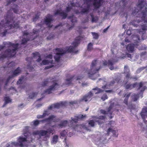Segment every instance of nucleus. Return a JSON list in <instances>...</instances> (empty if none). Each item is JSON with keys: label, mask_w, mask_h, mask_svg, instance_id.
I'll use <instances>...</instances> for the list:
<instances>
[{"label": "nucleus", "mask_w": 147, "mask_h": 147, "mask_svg": "<svg viewBox=\"0 0 147 147\" xmlns=\"http://www.w3.org/2000/svg\"><path fill=\"white\" fill-rule=\"evenodd\" d=\"M52 126L51 128H49L47 131L36 130L33 132L32 134H30L28 133H25L24 134V136L26 138H23L22 137H20L18 139V142H14L11 143V145L12 146L16 147L17 146H19L20 147H23L24 145H25L28 142L29 143L30 141L32 142L33 141V137H35L36 136H45L46 137L49 138L51 134H53V131L54 130Z\"/></svg>", "instance_id": "1"}, {"label": "nucleus", "mask_w": 147, "mask_h": 147, "mask_svg": "<svg viewBox=\"0 0 147 147\" xmlns=\"http://www.w3.org/2000/svg\"><path fill=\"white\" fill-rule=\"evenodd\" d=\"M111 85V84H110L109 85L107 84L106 85L102 86V89H100L97 87L93 88L88 94L82 97L79 101H72L70 102V103L72 104H78V102L82 101L86 102L90 101L91 99V98L94 96V94L101 93L103 91H105L107 92H111L112 91L111 90H106V89L109 88V87Z\"/></svg>", "instance_id": "2"}, {"label": "nucleus", "mask_w": 147, "mask_h": 147, "mask_svg": "<svg viewBox=\"0 0 147 147\" xmlns=\"http://www.w3.org/2000/svg\"><path fill=\"white\" fill-rule=\"evenodd\" d=\"M142 30H136V32L140 34V35H138V34L134 35L132 37L133 39L135 41L134 44H129L126 47V49L129 52H132L134 50V46L138 45L136 43L138 42V41H139L140 40V36L142 38V39L143 40L145 39L146 37H145V33L146 30H147V25H145L142 26Z\"/></svg>", "instance_id": "3"}, {"label": "nucleus", "mask_w": 147, "mask_h": 147, "mask_svg": "<svg viewBox=\"0 0 147 147\" xmlns=\"http://www.w3.org/2000/svg\"><path fill=\"white\" fill-rule=\"evenodd\" d=\"M80 118V117H71V120H69L68 121L67 120H65L62 122L60 124L58 125H55L54 126H53L52 127L55 128H60L67 125L69 127H72V128L76 130L78 129V128L79 127L84 129H86V127L85 125L84 124L80 125L78 126H75L76 123L78 122V119Z\"/></svg>", "instance_id": "4"}, {"label": "nucleus", "mask_w": 147, "mask_h": 147, "mask_svg": "<svg viewBox=\"0 0 147 147\" xmlns=\"http://www.w3.org/2000/svg\"><path fill=\"white\" fill-rule=\"evenodd\" d=\"M81 40V38L79 36L75 40L74 42L73 43L72 46L70 47L67 48L65 50L59 48L57 49H56V54L54 56V58L56 61H58L59 60L61 56L67 52H74V48L77 46L79 43L80 41Z\"/></svg>", "instance_id": "5"}, {"label": "nucleus", "mask_w": 147, "mask_h": 147, "mask_svg": "<svg viewBox=\"0 0 147 147\" xmlns=\"http://www.w3.org/2000/svg\"><path fill=\"white\" fill-rule=\"evenodd\" d=\"M52 82H53L52 85L51 86L45 90L44 93L41 94L42 97L44 96L43 95V94L51 93L54 91L58 90L61 86L57 81L54 80L53 78H51L46 79L43 82L42 85L43 86H46Z\"/></svg>", "instance_id": "6"}, {"label": "nucleus", "mask_w": 147, "mask_h": 147, "mask_svg": "<svg viewBox=\"0 0 147 147\" xmlns=\"http://www.w3.org/2000/svg\"><path fill=\"white\" fill-rule=\"evenodd\" d=\"M101 68L99 62L97 60H94L92 62L90 66V69L89 71H86L84 73L85 75L90 78L91 79L94 80L95 74Z\"/></svg>", "instance_id": "7"}, {"label": "nucleus", "mask_w": 147, "mask_h": 147, "mask_svg": "<svg viewBox=\"0 0 147 147\" xmlns=\"http://www.w3.org/2000/svg\"><path fill=\"white\" fill-rule=\"evenodd\" d=\"M137 85L138 87V89L140 90V92L138 95H135L134 94H132L131 96L132 99L134 101L137 100L140 97L141 98L142 97L143 92L146 88V86L144 85V83L140 82L138 84L137 83H135L133 84H127L125 86V88L126 89L131 90L135 87Z\"/></svg>", "instance_id": "8"}, {"label": "nucleus", "mask_w": 147, "mask_h": 147, "mask_svg": "<svg viewBox=\"0 0 147 147\" xmlns=\"http://www.w3.org/2000/svg\"><path fill=\"white\" fill-rule=\"evenodd\" d=\"M4 44L5 47H9L12 48L13 49L12 50L10 49L7 50L5 53L7 54V55H5L1 57V58H3V57H13L16 54V50L17 49L18 44V43L14 45L11 43L10 42H5L4 43Z\"/></svg>", "instance_id": "9"}, {"label": "nucleus", "mask_w": 147, "mask_h": 147, "mask_svg": "<svg viewBox=\"0 0 147 147\" xmlns=\"http://www.w3.org/2000/svg\"><path fill=\"white\" fill-rule=\"evenodd\" d=\"M102 0H86L84 4L87 5V8L83 10V12L86 13L88 11L91 6H94L96 8H98L101 4Z\"/></svg>", "instance_id": "10"}, {"label": "nucleus", "mask_w": 147, "mask_h": 147, "mask_svg": "<svg viewBox=\"0 0 147 147\" xmlns=\"http://www.w3.org/2000/svg\"><path fill=\"white\" fill-rule=\"evenodd\" d=\"M38 30L34 29L33 30L32 33H29L28 32H25L23 36V38L21 44H23L26 43L28 40H32L35 38V37L36 35V33Z\"/></svg>", "instance_id": "11"}, {"label": "nucleus", "mask_w": 147, "mask_h": 147, "mask_svg": "<svg viewBox=\"0 0 147 147\" xmlns=\"http://www.w3.org/2000/svg\"><path fill=\"white\" fill-rule=\"evenodd\" d=\"M63 103H57L52 105L49 107L48 110L46 111L42 115H37V118L38 119H42L48 116L50 113L48 111L49 109H58L62 106Z\"/></svg>", "instance_id": "12"}, {"label": "nucleus", "mask_w": 147, "mask_h": 147, "mask_svg": "<svg viewBox=\"0 0 147 147\" xmlns=\"http://www.w3.org/2000/svg\"><path fill=\"white\" fill-rule=\"evenodd\" d=\"M57 119L56 117L54 115H51L49 118L46 119L39 121L38 120H36L33 121L32 122V125L34 126H37L38 125L40 122H42L43 123L47 122L48 123H51L52 122H54L57 121Z\"/></svg>", "instance_id": "13"}, {"label": "nucleus", "mask_w": 147, "mask_h": 147, "mask_svg": "<svg viewBox=\"0 0 147 147\" xmlns=\"http://www.w3.org/2000/svg\"><path fill=\"white\" fill-rule=\"evenodd\" d=\"M146 3L144 1L139 3L137 6V8L141 7V10L142 11V18L144 20V22H147V16L146 13H147V7L145 6Z\"/></svg>", "instance_id": "14"}, {"label": "nucleus", "mask_w": 147, "mask_h": 147, "mask_svg": "<svg viewBox=\"0 0 147 147\" xmlns=\"http://www.w3.org/2000/svg\"><path fill=\"white\" fill-rule=\"evenodd\" d=\"M52 58V56L51 55H48L47 56L46 59L42 61V65H50L49 66L46 67L45 68L46 69L50 68L53 66Z\"/></svg>", "instance_id": "15"}, {"label": "nucleus", "mask_w": 147, "mask_h": 147, "mask_svg": "<svg viewBox=\"0 0 147 147\" xmlns=\"http://www.w3.org/2000/svg\"><path fill=\"white\" fill-rule=\"evenodd\" d=\"M12 22H13V20H11V21H9L7 20L6 22V25L4 26V28H7V27L8 28L7 29H5V31L3 33V35L4 36L5 35V33L7 32L5 31L6 30H8V29H10L12 28V26H13V27L14 28H17L19 27V25H18V23H16L15 24H14V22H13V24H12Z\"/></svg>", "instance_id": "16"}, {"label": "nucleus", "mask_w": 147, "mask_h": 147, "mask_svg": "<svg viewBox=\"0 0 147 147\" xmlns=\"http://www.w3.org/2000/svg\"><path fill=\"white\" fill-rule=\"evenodd\" d=\"M113 107L114 105L112 103L111 104L109 108L108 109V111L107 112L103 110H100V112L101 113L103 114L104 115H107L110 118H112V117L111 116L112 112L111 110L112 108Z\"/></svg>", "instance_id": "17"}, {"label": "nucleus", "mask_w": 147, "mask_h": 147, "mask_svg": "<svg viewBox=\"0 0 147 147\" xmlns=\"http://www.w3.org/2000/svg\"><path fill=\"white\" fill-rule=\"evenodd\" d=\"M124 72L125 74H126V78L125 79V81L123 82L124 84H126L127 81V80H128L129 79L133 78L130 77V76L129 72V70L127 66H125L124 69Z\"/></svg>", "instance_id": "18"}, {"label": "nucleus", "mask_w": 147, "mask_h": 147, "mask_svg": "<svg viewBox=\"0 0 147 147\" xmlns=\"http://www.w3.org/2000/svg\"><path fill=\"white\" fill-rule=\"evenodd\" d=\"M117 60H114L112 62L111 60L108 61V62L105 61L103 62V64L104 66L108 65L110 69L111 70H113L114 68L113 66L115 62L117 61Z\"/></svg>", "instance_id": "19"}, {"label": "nucleus", "mask_w": 147, "mask_h": 147, "mask_svg": "<svg viewBox=\"0 0 147 147\" xmlns=\"http://www.w3.org/2000/svg\"><path fill=\"white\" fill-rule=\"evenodd\" d=\"M141 116L144 122L147 121L145 119L147 118V107H144L141 113Z\"/></svg>", "instance_id": "20"}, {"label": "nucleus", "mask_w": 147, "mask_h": 147, "mask_svg": "<svg viewBox=\"0 0 147 147\" xmlns=\"http://www.w3.org/2000/svg\"><path fill=\"white\" fill-rule=\"evenodd\" d=\"M53 16L50 15H48L47 16L46 19L44 21L45 23L47 25L49 28L52 27V25H51L50 23L52 20Z\"/></svg>", "instance_id": "21"}, {"label": "nucleus", "mask_w": 147, "mask_h": 147, "mask_svg": "<svg viewBox=\"0 0 147 147\" xmlns=\"http://www.w3.org/2000/svg\"><path fill=\"white\" fill-rule=\"evenodd\" d=\"M55 15H59L63 17V18H65L67 16V13L61 10H57L55 13Z\"/></svg>", "instance_id": "22"}, {"label": "nucleus", "mask_w": 147, "mask_h": 147, "mask_svg": "<svg viewBox=\"0 0 147 147\" xmlns=\"http://www.w3.org/2000/svg\"><path fill=\"white\" fill-rule=\"evenodd\" d=\"M100 138V137L99 136H97V137L95 138V140L96 144H100V143H104V140H105V138L103 139V138L99 139Z\"/></svg>", "instance_id": "23"}, {"label": "nucleus", "mask_w": 147, "mask_h": 147, "mask_svg": "<svg viewBox=\"0 0 147 147\" xmlns=\"http://www.w3.org/2000/svg\"><path fill=\"white\" fill-rule=\"evenodd\" d=\"M110 132H111L114 137H117L118 136V134L115 130H113L112 129L109 128L107 131V134L108 135Z\"/></svg>", "instance_id": "24"}, {"label": "nucleus", "mask_w": 147, "mask_h": 147, "mask_svg": "<svg viewBox=\"0 0 147 147\" xmlns=\"http://www.w3.org/2000/svg\"><path fill=\"white\" fill-rule=\"evenodd\" d=\"M58 136L56 135L54 136L51 141V143L52 144H55L57 142L58 140Z\"/></svg>", "instance_id": "25"}, {"label": "nucleus", "mask_w": 147, "mask_h": 147, "mask_svg": "<svg viewBox=\"0 0 147 147\" xmlns=\"http://www.w3.org/2000/svg\"><path fill=\"white\" fill-rule=\"evenodd\" d=\"M60 135V138H61L63 139L64 138L65 140L67 135V132L66 130H64L61 132Z\"/></svg>", "instance_id": "26"}, {"label": "nucleus", "mask_w": 147, "mask_h": 147, "mask_svg": "<svg viewBox=\"0 0 147 147\" xmlns=\"http://www.w3.org/2000/svg\"><path fill=\"white\" fill-rule=\"evenodd\" d=\"M21 72V70L19 67L17 68L13 72V76H15Z\"/></svg>", "instance_id": "27"}, {"label": "nucleus", "mask_w": 147, "mask_h": 147, "mask_svg": "<svg viewBox=\"0 0 147 147\" xmlns=\"http://www.w3.org/2000/svg\"><path fill=\"white\" fill-rule=\"evenodd\" d=\"M75 6V4L74 3H71L70 4H68V7H67V11H69L71 9H72V7Z\"/></svg>", "instance_id": "28"}, {"label": "nucleus", "mask_w": 147, "mask_h": 147, "mask_svg": "<svg viewBox=\"0 0 147 147\" xmlns=\"http://www.w3.org/2000/svg\"><path fill=\"white\" fill-rule=\"evenodd\" d=\"M138 8L139 9V10L138 11H137V9L136 10V12H137L136 14H138L139 15V16H138L139 18L140 17L141 18V19H142V21H141V22H142L144 21V22H144V20H143L142 19V11L141 10V7L140 8Z\"/></svg>", "instance_id": "29"}, {"label": "nucleus", "mask_w": 147, "mask_h": 147, "mask_svg": "<svg viewBox=\"0 0 147 147\" xmlns=\"http://www.w3.org/2000/svg\"><path fill=\"white\" fill-rule=\"evenodd\" d=\"M115 122L114 121H111L109 122L108 123V127H109V128H111L112 129L111 127H113V126H115Z\"/></svg>", "instance_id": "30"}, {"label": "nucleus", "mask_w": 147, "mask_h": 147, "mask_svg": "<svg viewBox=\"0 0 147 147\" xmlns=\"http://www.w3.org/2000/svg\"><path fill=\"white\" fill-rule=\"evenodd\" d=\"M105 119V117L104 116H100L99 117V118H96L95 119H94L95 121L98 122V123L100 124V119Z\"/></svg>", "instance_id": "31"}, {"label": "nucleus", "mask_w": 147, "mask_h": 147, "mask_svg": "<svg viewBox=\"0 0 147 147\" xmlns=\"http://www.w3.org/2000/svg\"><path fill=\"white\" fill-rule=\"evenodd\" d=\"M125 55L126 57H127L128 58H129V59H128L129 60L131 61H133L135 60V59H134V57L133 55L131 56L130 54H127Z\"/></svg>", "instance_id": "32"}, {"label": "nucleus", "mask_w": 147, "mask_h": 147, "mask_svg": "<svg viewBox=\"0 0 147 147\" xmlns=\"http://www.w3.org/2000/svg\"><path fill=\"white\" fill-rule=\"evenodd\" d=\"M69 18L71 19V21L73 24H74L76 21V18L74 17L73 16H71L69 17Z\"/></svg>", "instance_id": "33"}, {"label": "nucleus", "mask_w": 147, "mask_h": 147, "mask_svg": "<svg viewBox=\"0 0 147 147\" xmlns=\"http://www.w3.org/2000/svg\"><path fill=\"white\" fill-rule=\"evenodd\" d=\"M130 94H127V95H125V98L124 102V103H125L126 105L127 104V100L128 99L129 96H130Z\"/></svg>", "instance_id": "34"}, {"label": "nucleus", "mask_w": 147, "mask_h": 147, "mask_svg": "<svg viewBox=\"0 0 147 147\" xmlns=\"http://www.w3.org/2000/svg\"><path fill=\"white\" fill-rule=\"evenodd\" d=\"M91 16L92 19V22H96L98 20V19L97 17H94L92 15H91Z\"/></svg>", "instance_id": "35"}, {"label": "nucleus", "mask_w": 147, "mask_h": 147, "mask_svg": "<svg viewBox=\"0 0 147 147\" xmlns=\"http://www.w3.org/2000/svg\"><path fill=\"white\" fill-rule=\"evenodd\" d=\"M139 19H138V21H135L133 22H132L131 23V24L134 26H137V23H138L139 22H140L139 21Z\"/></svg>", "instance_id": "36"}, {"label": "nucleus", "mask_w": 147, "mask_h": 147, "mask_svg": "<svg viewBox=\"0 0 147 147\" xmlns=\"http://www.w3.org/2000/svg\"><path fill=\"white\" fill-rule=\"evenodd\" d=\"M4 99L6 103H8L11 101V99L8 97H5Z\"/></svg>", "instance_id": "37"}, {"label": "nucleus", "mask_w": 147, "mask_h": 147, "mask_svg": "<svg viewBox=\"0 0 147 147\" xmlns=\"http://www.w3.org/2000/svg\"><path fill=\"white\" fill-rule=\"evenodd\" d=\"M92 34L94 38L95 39H97L98 37V35L97 34L94 32H92Z\"/></svg>", "instance_id": "38"}, {"label": "nucleus", "mask_w": 147, "mask_h": 147, "mask_svg": "<svg viewBox=\"0 0 147 147\" xmlns=\"http://www.w3.org/2000/svg\"><path fill=\"white\" fill-rule=\"evenodd\" d=\"M145 68V67H140L138 69L137 71L136 72L137 73H140Z\"/></svg>", "instance_id": "39"}, {"label": "nucleus", "mask_w": 147, "mask_h": 147, "mask_svg": "<svg viewBox=\"0 0 147 147\" xmlns=\"http://www.w3.org/2000/svg\"><path fill=\"white\" fill-rule=\"evenodd\" d=\"M92 44L91 43H90L88 45V49L89 50H90L92 48Z\"/></svg>", "instance_id": "40"}, {"label": "nucleus", "mask_w": 147, "mask_h": 147, "mask_svg": "<svg viewBox=\"0 0 147 147\" xmlns=\"http://www.w3.org/2000/svg\"><path fill=\"white\" fill-rule=\"evenodd\" d=\"M24 78V77L23 76L21 78H20L19 80L17 82V84H20L22 82L23 79Z\"/></svg>", "instance_id": "41"}, {"label": "nucleus", "mask_w": 147, "mask_h": 147, "mask_svg": "<svg viewBox=\"0 0 147 147\" xmlns=\"http://www.w3.org/2000/svg\"><path fill=\"white\" fill-rule=\"evenodd\" d=\"M37 95V93H32L29 96V97L30 98H33L35 96Z\"/></svg>", "instance_id": "42"}, {"label": "nucleus", "mask_w": 147, "mask_h": 147, "mask_svg": "<svg viewBox=\"0 0 147 147\" xmlns=\"http://www.w3.org/2000/svg\"><path fill=\"white\" fill-rule=\"evenodd\" d=\"M107 96L106 94H104L101 97V99L102 100L104 101L105 99H107Z\"/></svg>", "instance_id": "43"}, {"label": "nucleus", "mask_w": 147, "mask_h": 147, "mask_svg": "<svg viewBox=\"0 0 147 147\" xmlns=\"http://www.w3.org/2000/svg\"><path fill=\"white\" fill-rule=\"evenodd\" d=\"M89 124L91 126L93 127L94 126V123L93 121L91 120L89 121Z\"/></svg>", "instance_id": "44"}, {"label": "nucleus", "mask_w": 147, "mask_h": 147, "mask_svg": "<svg viewBox=\"0 0 147 147\" xmlns=\"http://www.w3.org/2000/svg\"><path fill=\"white\" fill-rule=\"evenodd\" d=\"M129 42V40L128 39H127V38H126L125 39V42H121V44L123 45V46H124V45H125V42Z\"/></svg>", "instance_id": "45"}, {"label": "nucleus", "mask_w": 147, "mask_h": 147, "mask_svg": "<svg viewBox=\"0 0 147 147\" xmlns=\"http://www.w3.org/2000/svg\"><path fill=\"white\" fill-rule=\"evenodd\" d=\"M71 80H66V84H70L71 82Z\"/></svg>", "instance_id": "46"}, {"label": "nucleus", "mask_w": 147, "mask_h": 147, "mask_svg": "<svg viewBox=\"0 0 147 147\" xmlns=\"http://www.w3.org/2000/svg\"><path fill=\"white\" fill-rule=\"evenodd\" d=\"M67 30H71V29L73 27L72 26L69 27V25H67Z\"/></svg>", "instance_id": "47"}, {"label": "nucleus", "mask_w": 147, "mask_h": 147, "mask_svg": "<svg viewBox=\"0 0 147 147\" xmlns=\"http://www.w3.org/2000/svg\"><path fill=\"white\" fill-rule=\"evenodd\" d=\"M127 34L128 35H130L131 34V32L130 30H128L127 32H126Z\"/></svg>", "instance_id": "48"}, {"label": "nucleus", "mask_w": 147, "mask_h": 147, "mask_svg": "<svg viewBox=\"0 0 147 147\" xmlns=\"http://www.w3.org/2000/svg\"><path fill=\"white\" fill-rule=\"evenodd\" d=\"M26 147H36V146L34 144H30V145H29L27 146Z\"/></svg>", "instance_id": "49"}, {"label": "nucleus", "mask_w": 147, "mask_h": 147, "mask_svg": "<svg viewBox=\"0 0 147 147\" xmlns=\"http://www.w3.org/2000/svg\"><path fill=\"white\" fill-rule=\"evenodd\" d=\"M24 107V105L23 104H21L20 105H19L18 106V108L19 109H21L23 107Z\"/></svg>", "instance_id": "50"}, {"label": "nucleus", "mask_w": 147, "mask_h": 147, "mask_svg": "<svg viewBox=\"0 0 147 147\" xmlns=\"http://www.w3.org/2000/svg\"><path fill=\"white\" fill-rule=\"evenodd\" d=\"M13 9V11L15 13H18V12H17V9Z\"/></svg>", "instance_id": "51"}, {"label": "nucleus", "mask_w": 147, "mask_h": 147, "mask_svg": "<svg viewBox=\"0 0 147 147\" xmlns=\"http://www.w3.org/2000/svg\"><path fill=\"white\" fill-rule=\"evenodd\" d=\"M38 58L37 60V61L38 62H40L41 60L40 57L39 55L38 56Z\"/></svg>", "instance_id": "52"}, {"label": "nucleus", "mask_w": 147, "mask_h": 147, "mask_svg": "<svg viewBox=\"0 0 147 147\" xmlns=\"http://www.w3.org/2000/svg\"><path fill=\"white\" fill-rule=\"evenodd\" d=\"M109 27H108L107 28L105 29H104V30H103V32H106V31L107 30H108V28H109Z\"/></svg>", "instance_id": "53"}, {"label": "nucleus", "mask_w": 147, "mask_h": 147, "mask_svg": "<svg viewBox=\"0 0 147 147\" xmlns=\"http://www.w3.org/2000/svg\"><path fill=\"white\" fill-rule=\"evenodd\" d=\"M125 57V56L123 55V56H119V58L120 59H124V58Z\"/></svg>", "instance_id": "54"}, {"label": "nucleus", "mask_w": 147, "mask_h": 147, "mask_svg": "<svg viewBox=\"0 0 147 147\" xmlns=\"http://www.w3.org/2000/svg\"><path fill=\"white\" fill-rule=\"evenodd\" d=\"M62 26V24H60V25H58V26H56V27H55V28H58V27H59V26Z\"/></svg>", "instance_id": "55"}, {"label": "nucleus", "mask_w": 147, "mask_h": 147, "mask_svg": "<svg viewBox=\"0 0 147 147\" xmlns=\"http://www.w3.org/2000/svg\"><path fill=\"white\" fill-rule=\"evenodd\" d=\"M85 115H82L80 117V118H83L84 117H85Z\"/></svg>", "instance_id": "56"}, {"label": "nucleus", "mask_w": 147, "mask_h": 147, "mask_svg": "<svg viewBox=\"0 0 147 147\" xmlns=\"http://www.w3.org/2000/svg\"><path fill=\"white\" fill-rule=\"evenodd\" d=\"M16 0H11V1H9V2L8 3H10L11 2V1H16Z\"/></svg>", "instance_id": "57"}, {"label": "nucleus", "mask_w": 147, "mask_h": 147, "mask_svg": "<svg viewBox=\"0 0 147 147\" xmlns=\"http://www.w3.org/2000/svg\"><path fill=\"white\" fill-rule=\"evenodd\" d=\"M81 79V77H78V78H77V80H80Z\"/></svg>", "instance_id": "58"}, {"label": "nucleus", "mask_w": 147, "mask_h": 147, "mask_svg": "<svg viewBox=\"0 0 147 147\" xmlns=\"http://www.w3.org/2000/svg\"><path fill=\"white\" fill-rule=\"evenodd\" d=\"M38 18V17L36 16V17H35V18L34 19V21H35V19L37 18Z\"/></svg>", "instance_id": "59"}, {"label": "nucleus", "mask_w": 147, "mask_h": 147, "mask_svg": "<svg viewBox=\"0 0 147 147\" xmlns=\"http://www.w3.org/2000/svg\"><path fill=\"white\" fill-rule=\"evenodd\" d=\"M34 55H38V53H37V52H36V53H34Z\"/></svg>", "instance_id": "60"}, {"label": "nucleus", "mask_w": 147, "mask_h": 147, "mask_svg": "<svg viewBox=\"0 0 147 147\" xmlns=\"http://www.w3.org/2000/svg\"><path fill=\"white\" fill-rule=\"evenodd\" d=\"M4 47L3 46H1L0 47L1 49H2Z\"/></svg>", "instance_id": "61"}, {"label": "nucleus", "mask_w": 147, "mask_h": 147, "mask_svg": "<svg viewBox=\"0 0 147 147\" xmlns=\"http://www.w3.org/2000/svg\"><path fill=\"white\" fill-rule=\"evenodd\" d=\"M116 82H117V83H120V81H117V80H116Z\"/></svg>", "instance_id": "62"}, {"label": "nucleus", "mask_w": 147, "mask_h": 147, "mask_svg": "<svg viewBox=\"0 0 147 147\" xmlns=\"http://www.w3.org/2000/svg\"><path fill=\"white\" fill-rule=\"evenodd\" d=\"M47 38H48V39H51V38H50V37H48Z\"/></svg>", "instance_id": "63"}, {"label": "nucleus", "mask_w": 147, "mask_h": 147, "mask_svg": "<svg viewBox=\"0 0 147 147\" xmlns=\"http://www.w3.org/2000/svg\"><path fill=\"white\" fill-rule=\"evenodd\" d=\"M48 1V0H45V2H46L47 1Z\"/></svg>", "instance_id": "64"}]
</instances>
